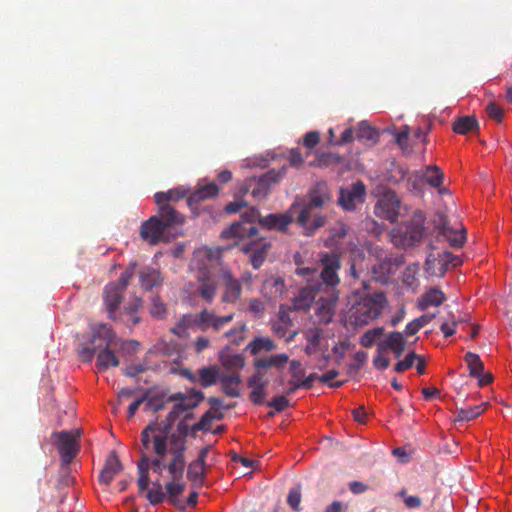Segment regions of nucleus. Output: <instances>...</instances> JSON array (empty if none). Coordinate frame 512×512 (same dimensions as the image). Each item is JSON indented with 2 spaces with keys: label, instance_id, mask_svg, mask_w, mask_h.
<instances>
[{
  "label": "nucleus",
  "instance_id": "f257e3e1",
  "mask_svg": "<svg viewBox=\"0 0 512 512\" xmlns=\"http://www.w3.org/2000/svg\"><path fill=\"white\" fill-rule=\"evenodd\" d=\"M204 398L200 391H191L187 394L175 393L168 396V401L174 402L172 410L164 421L152 422L141 433V443L146 450H150L151 441H154L158 453L164 450V440L170 441V430L180 415L195 408Z\"/></svg>",
  "mask_w": 512,
  "mask_h": 512
},
{
  "label": "nucleus",
  "instance_id": "f03ea898",
  "mask_svg": "<svg viewBox=\"0 0 512 512\" xmlns=\"http://www.w3.org/2000/svg\"><path fill=\"white\" fill-rule=\"evenodd\" d=\"M186 449L185 439L175 434L171 435L170 441L164 440V450L158 453L151 441L150 450H146L141 444V454L148 455L149 470L152 469L157 475H162L164 470L168 469L172 479L182 478L185 468L184 452Z\"/></svg>",
  "mask_w": 512,
  "mask_h": 512
},
{
  "label": "nucleus",
  "instance_id": "7ed1b4c3",
  "mask_svg": "<svg viewBox=\"0 0 512 512\" xmlns=\"http://www.w3.org/2000/svg\"><path fill=\"white\" fill-rule=\"evenodd\" d=\"M320 262L321 279L323 280V284H325V290L316 302L315 317L318 322L328 324L334 317L335 305L338 300L336 286L340 282L337 274L340 268V261L335 254H324Z\"/></svg>",
  "mask_w": 512,
  "mask_h": 512
},
{
  "label": "nucleus",
  "instance_id": "20e7f679",
  "mask_svg": "<svg viewBox=\"0 0 512 512\" xmlns=\"http://www.w3.org/2000/svg\"><path fill=\"white\" fill-rule=\"evenodd\" d=\"M386 305L387 299L382 292L361 297L349 310V322L354 327L366 326L381 315Z\"/></svg>",
  "mask_w": 512,
  "mask_h": 512
},
{
  "label": "nucleus",
  "instance_id": "39448f33",
  "mask_svg": "<svg viewBox=\"0 0 512 512\" xmlns=\"http://www.w3.org/2000/svg\"><path fill=\"white\" fill-rule=\"evenodd\" d=\"M296 274L303 277L306 281L305 287L300 289L294 299V308L297 310L308 309L316 298L317 294H322L325 290V284L321 279V269L315 267H300L296 269Z\"/></svg>",
  "mask_w": 512,
  "mask_h": 512
},
{
  "label": "nucleus",
  "instance_id": "423d86ee",
  "mask_svg": "<svg viewBox=\"0 0 512 512\" xmlns=\"http://www.w3.org/2000/svg\"><path fill=\"white\" fill-rule=\"evenodd\" d=\"M93 343L99 342V353L97 355V367L99 370H106L119 364L116 356L110 351L115 345V336L107 324L100 323L92 327Z\"/></svg>",
  "mask_w": 512,
  "mask_h": 512
},
{
  "label": "nucleus",
  "instance_id": "0eeeda50",
  "mask_svg": "<svg viewBox=\"0 0 512 512\" xmlns=\"http://www.w3.org/2000/svg\"><path fill=\"white\" fill-rule=\"evenodd\" d=\"M260 213L257 209L251 207L240 215V220L233 223L228 229L221 233L223 238H235L236 244L254 237L258 230L255 225L259 219Z\"/></svg>",
  "mask_w": 512,
  "mask_h": 512
},
{
  "label": "nucleus",
  "instance_id": "6e6552de",
  "mask_svg": "<svg viewBox=\"0 0 512 512\" xmlns=\"http://www.w3.org/2000/svg\"><path fill=\"white\" fill-rule=\"evenodd\" d=\"M221 264V249L219 247H202L193 253L190 269L195 275H216Z\"/></svg>",
  "mask_w": 512,
  "mask_h": 512
},
{
  "label": "nucleus",
  "instance_id": "1a4fd4ad",
  "mask_svg": "<svg viewBox=\"0 0 512 512\" xmlns=\"http://www.w3.org/2000/svg\"><path fill=\"white\" fill-rule=\"evenodd\" d=\"M135 265H131L116 282L109 283L104 290V303L111 319H115V313L122 299V292L126 288L129 279L134 274Z\"/></svg>",
  "mask_w": 512,
  "mask_h": 512
},
{
  "label": "nucleus",
  "instance_id": "9d476101",
  "mask_svg": "<svg viewBox=\"0 0 512 512\" xmlns=\"http://www.w3.org/2000/svg\"><path fill=\"white\" fill-rule=\"evenodd\" d=\"M460 264V258L448 251L430 253L425 261V271L431 276L443 277L450 266L456 267Z\"/></svg>",
  "mask_w": 512,
  "mask_h": 512
},
{
  "label": "nucleus",
  "instance_id": "9b49d317",
  "mask_svg": "<svg viewBox=\"0 0 512 512\" xmlns=\"http://www.w3.org/2000/svg\"><path fill=\"white\" fill-rule=\"evenodd\" d=\"M401 204L397 194L393 191L385 192L376 202L374 213L381 219L394 222L400 215Z\"/></svg>",
  "mask_w": 512,
  "mask_h": 512
},
{
  "label": "nucleus",
  "instance_id": "f8f14e48",
  "mask_svg": "<svg viewBox=\"0 0 512 512\" xmlns=\"http://www.w3.org/2000/svg\"><path fill=\"white\" fill-rule=\"evenodd\" d=\"M219 277L222 286L221 301L225 304H236L242 294L240 281L224 268L219 270Z\"/></svg>",
  "mask_w": 512,
  "mask_h": 512
},
{
  "label": "nucleus",
  "instance_id": "ddd939ff",
  "mask_svg": "<svg viewBox=\"0 0 512 512\" xmlns=\"http://www.w3.org/2000/svg\"><path fill=\"white\" fill-rule=\"evenodd\" d=\"M365 185L358 181L339 191L338 203L346 211H353L364 202Z\"/></svg>",
  "mask_w": 512,
  "mask_h": 512
},
{
  "label": "nucleus",
  "instance_id": "4468645a",
  "mask_svg": "<svg viewBox=\"0 0 512 512\" xmlns=\"http://www.w3.org/2000/svg\"><path fill=\"white\" fill-rule=\"evenodd\" d=\"M194 293L206 303H212L218 292V280L216 275H195Z\"/></svg>",
  "mask_w": 512,
  "mask_h": 512
},
{
  "label": "nucleus",
  "instance_id": "2eb2a0df",
  "mask_svg": "<svg viewBox=\"0 0 512 512\" xmlns=\"http://www.w3.org/2000/svg\"><path fill=\"white\" fill-rule=\"evenodd\" d=\"M434 222L437 229H439L451 246L459 248L464 244L466 236L462 226L460 228L450 227L447 217L442 213L437 214Z\"/></svg>",
  "mask_w": 512,
  "mask_h": 512
},
{
  "label": "nucleus",
  "instance_id": "dca6fc26",
  "mask_svg": "<svg viewBox=\"0 0 512 512\" xmlns=\"http://www.w3.org/2000/svg\"><path fill=\"white\" fill-rule=\"evenodd\" d=\"M79 435L78 430L75 432L62 431L56 435L63 464L68 465L78 453L77 439Z\"/></svg>",
  "mask_w": 512,
  "mask_h": 512
},
{
  "label": "nucleus",
  "instance_id": "f3484780",
  "mask_svg": "<svg viewBox=\"0 0 512 512\" xmlns=\"http://www.w3.org/2000/svg\"><path fill=\"white\" fill-rule=\"evenodd\" d=\"M200 330L206 331L212 329L213 331H220L228 325L234 318L233 313L224 316L217 315L214 311L207 309L198 313Z\"/></svg>",
  "mask_w": 512,
  "mask_h": 512
},
{
  "label": "nucleus",
  "instance_id": "a211bd4d",
  "mask_svg": "<svg viewBox=\"0 0 512 512\" xmlns=\"http://www.w3.org/2000/svg\"><path fill=\"white\" fill-rule=\"evenodd\" d=\"M325 216L319 214L317 210L304 205L297 217V223L306 231L311 234L314 230L322 227L325 223Z\"/></svg>",
  "mask_w": 512,
  "mask_h": 512
},
{
  "label": "nucleus",
  "instance_id": "6ab92c4d",
  "mask_svg": "<svg viewBox=\"0 0 512 512\" xmlns=\"http://www.w3.org/2000/svg\"><path fill=\"white\" fill-rule=\"evenodd\" d=\"M165 229L164 224L160 221L158 216H152L142 224L140 235L143 240L151 245H155L164 240Z\"/></svg>",
  "mask_w": 512,
  "mask_h": 512
},
{
  "label": "nucleus",
  "instance_id": "aec40b11",
  "mask_svg": "<svg viewBox=\"0 0 512 512\" xmlns=\"http://www.w3.org/2000/svg\"><path fill=\"white\" fill-rule=\"evenodd\" d=\"M270 244L262 239H253L243 243L241 250L244 253H251L250 262L255 269H258L264 262Z\"/></svg>",
  "mask_w": 512,
  "mask_h": 512
},
{
  "label": "nucleus",
  "instance_id": "412c9836",
  "mask_svg": "<svg viewBox=\"0 0 512 512\" xmlns=\"http://www.w3.org/2000/svg\"><path fill=\"white\" fill-rule=\"evenodd\" d=\"M399 233L402 246L408 247L419 243L424 236V227L421 219L412 221L404 227V230L400 229Z\"/></svg>",
  "mask_w": 512,
  "mask_h": 512
},
{
  "label": "nucleus",
  "instance_id": "4be33fe9",
  "mask_svg": "<svg viewBox=\"0 0 512 512\" xmlns=\"http://www.w3.org/2000/svg\"><path fill=\"white\" fill-rule=\"evenodd\" d=\"M285 170V168H282L278 172L270 170L260 177L256 183V187L252 190V195L258 199L264 198L269 193L271 185L276 183L283 176Z\"/></svg>",
  "mask_w": 512,
  "mask_h": 512
},
{
  "label": "nucleus",
  "instance_id": "5701e85b",
  "mask_svg": "<svg viewBox=\"0 0 512 512\" xmlns=\"http://www.w3.org/2000/svg\"><path fill=\"white\" fill-rule=\"evenodd\" d=\"M331 201V195L326 183H317L309 192V201L306 205L318 210Z\"/></svg>",
  "mask_w": 512,
  "mask_h": 512
},
{
  "label": "nucleus",
  "instance_id": "b1692460",
  "mask_svg": "<svg viewBox=\"0 0 512 512\" xmlns=\"http://www.w3.org/2000/svg\"><path fill=\"white\" fill-rule=\"evenodd\" d=\"M406 346V341L402 333L394 331L389 333L385 340L378 343V352H384L390 349L394 352L396 357H400Z\"/></svg>",
  "mask_w": 512,
  "mask_h": 512
},
{
  "label": "nucleus",
  "instance_id": "393cba45",
  "mask_svg": "<svg viewBox=\"0 0 512 512\" xmlns=\"http://www.w3.org/2000/svg\"><path fill=\"white\" fill-rule=\"evenodd\" d=\"M285 290L284 280L280 277L269 276L262 284V294L270 300H276Z\"/></svg>",
  "mask_w": 512,
  "mask_h": 512
},
{
  "label": "nucleus",
  "instance_id": "a878e982",
  "mask_svg": "<svg viewBox=\"0 0 512 512\" xmlns=\"http://www.w3.org/2000/svg\"><path fill=\"white\" fill-rule=\"evenodd\" d=\"M200 329L198 313L185 314L180 320L171 328V332L177 336L185 337L188 335L189 330Z\"/></svg>",
  "mask_w": 512,
  "mask_h": 512
},
{
  "label": "nucleus",
  "instance_id": "bb28decb",
  "mask_svg": "<svg viewBox=\"0 0 512 512\" xmlns=\"http://www.w3.org/2000/svg\"><path fill=\"white\" fill-rule=\"evenodd\" d=\"M121 469H122V465L120 463V460L115 455V453L112 452L108 456L105 466L100 473V476H99L100 482L105 485L110 484V482L121 471Z\"/></svg>",
  "mask_w": 512,
  "mask_h": 512
},
{
  "label": "nucleus",
  "instance_id": "cd10ccee",
  "mask_svg": "<svg viewBox=\"0 0 512 512\" xmlns=\"http://www.w3.org/2000/svg\"><path fill=\"white\" fill-rule=\"evenodd\" d=\"M258 221L262 227L283 231L292 222V216L290 214H270L263 218L259 217Z\"/></svg>",
  "mask_w": 512,
  "mask_h": 512
},
{
  "label": "nucleus",
  "instance_id": "c85d7f7f",
  "mask_svg": "<svg viewBox=\"0 0 512 512\" xmlns=\"http://www.w3.org/2000/svg\"><path fill=\"white\" fill-rule=\"evenodd\" d=\"M219 381L222 383L223 391L230 397H238L240 395L238 385L241 382L238 373H222L220 374Z\"/></svg>",
  "mask_w": 512,
  "mask_h": 512
},
{
  "label": "nucleus",
  "instance_id": "c756f323",
  "mask_svg": "<svg viewBox=\"0 0 512 512\" xmlns=\"http://www.w3.org/2000/svg\"><path fill=\"white\" fill-rule=\"evenodd\" d=\"M445 300L444 293L437 289L431 288L426 293H424L421 298L418 300V306L421 310H425L432 306H439Z\"/></svg>",
  "mask_w": 512,
  "mask_h": 512
},
{
  "label": "nucleus",
  "instance_id": "7c9ffc66",
  "mask_svg": "<svg viewBox=\"0 0 512 512\" xmlns=\"http://www.w3.org/2000/svg\"><path fill=\"white\" fill-rule=\"evenodd\" d=\"M289 362V356L285 353L272 355L270 357H262L254 360L255 368L268 369L275 367L277 369L283 368Z\"/></svg>",
  "mask_w": 512,
  "mask_h": 512
},
{
  "label": "nucleus",
  "instance_id": "2f4dec72",
  "mask_svg": "<svg viewBox=\"0 0 512 512\" xmlns=\"http://www.w3.org/2000/svg\"><path fill=\"white\" fill-rule=\"evenodd\" d=\"M139 280L141 286L148 291L153 290L154 287L159 286L162 283V277L160 273L153 268H143L139 273Z\"/></svg>",
  "mask_w": 512,
  "mask_h": 512
},
{
  "label": "nucleus",
  "instance_id": "473e14b6",
  "mask_svg": "<svg viewBox=\"0 0 512 512\" xmlns=\"http://www.w3.org/2000/svg\"><path fill=\"white\" fill-rule=\"evenodd\" d=\"M158 205L160 213V216L158 218L164 224L165 228L174 224H181L183 222V217L177 211H175L170 205L166 204V202Z\"/></svg>",
  "mask_w": 512,
  "mask_h": 512
},
{
  "label": "nucleus",
  "instance_id": "72a5a7b5",
  "mask_svg": "<svg viewBox=\"0 0 512 512\" xmlns=\"http://www.w3.org/2000/svg\"><path fill=\"white\" fill-rule=\"evenodd\" d=\"M220 370L216 365L202 367L198 370V381L204 387H209L219 381Z\"/></svg>",
  "mask_w": 512,
  "mask_h": 512
},
{
  "label": "nucleus",
  "instance_id": "f704fd0d",
  "mask_svg": "<svg viewBox=\"0 0 512 512\" xmlns=\"http://www.w3.org/2000/svg\"><path fill=\"white\" fill-rule=\"evenodd\" d=\"M252 355H257L262 351L270 352L276 349V344L270 339L266 337H256L252 340L247 348Z\"/></svg>",
  "mask_w": 512,
  "mask_h": 512
},
{
  "label": "nucleus",
  "instance_id": "c9c22d12",
  "mask_svg": "<svg viewBox=\"0 0 512 512\" xmlns=\"http://www.w3.org/2000/svg\"><path fill=\"white\" fill-rule=\"evenodd\" d=\"M177 481L178 480L172 479V481L168 482L165 485V489L168 495L169 502L175 506H179L181 509H184L185 506H180L178 496L184 492L185 484Z\"/></svg>",
  "mask_w": 512,
  "mask_h": 512
},
{
  "label": "nucleus",
  "instance_id": "e433bc0d",
  "mask_svg": "<svg viewBox=\"0 0 512 512\" xmlns=\"http://www.w3.org/2000/svg\"><path fill=\"white\" fill-rule=\"evenodd\" d=\"M138 471H139V478H138V486L139 490L141 492L147 490L150 479H149V461H148V455L143 452V456L141 457V460L138 463Z\"/></svg>",
  "mask_w": 512,
  "mask_h": 512
},
{
  "label": "nucleus",
  "instance_id": "4c0bfd02",
  "mask_svg": "<svg viewBox=\"0 0 512 512\" xmlns=\"http://www.w3.org/2000/svg\"><path fill=\"white\" fill-rule=\"evenodd\" d=\"M218 193V187L211 182L205 186L199 187L189 198V203H197L205 199L211 198Z\"/></svg>",
  "mask_w": 512,
  "mask_h": 512
},
{
  "label": "nucleus",
  "instance_id": "58836bf2",
  "mask_svg": "<svg viewBox=\"0 0 512 512\" xmlns=\"http://www.w3.org/2000/svg\"><path fill=\"white\" fill-rule=\"evenodd\" d=\"M423 176L425 177L427 183L434 188H438L443 184L444 173L436 165L427 166Z\"/></svg>",
  "mask_w": 512,
  "mask_h": 512
},
{
  "label": "nucleus",
  "instance_id": "ea45409f",
  "mask_svg": "<svg viewBox=\"0 0 512 512\" xmlns=\"http://www.w3.org/2000/svg\"><path fill=\"white\" fill-rule=\"evenodd\" d=\"M464 359L468 365L470 376L480 377L481 373L484 370V364L481 361L480 357L475 353L467 352L465 354Z\"/></svg>",
  "mask_w": 512,
  "mask_h": 512
},
{
  "label": "nucleus",
  "instance_id": "a19ab883",
  "mask_svg": "<svg viewBox=\"0 0 512 512\" xmlns=\"http://www.w3.org/2000/svg\"><path fill=\"white\" fill-rule=\"evenodd\" d=\"M477 120L471 116H465L459 118L453 125V129L456 133L465 134L477 128Z\"/></svg>",
  "mask_w": 512,
  "mask_h": 512
},
{
  "label": "nucleus",
  "instance_id": "79ce46f5",
  "mask_svg": "<svg viewBox=\"0 0 512 512\" xmlns=\"http://www.w3.org/2000/svg\"><path fill=\"white\" fill-rule=\"evenodd\" d=\"M383 333L384 329L382 327L370 329L361 336L359 343L365 348H370L383 335Z\"/></svg>",
  "mask_w": 512,
  "mask_h": 512
},
{
  "label": "nucleus",
  "instance_id": "37998d69",
  "mask_svg": "<svg viewBox=\"0 0 512 512\" xmlns=\"http://www.w3.org/2000/svg\"><path fill=\"white\" fill-rule=\"evenodd\" d=\"M486 404H480L474 407L461 408L457 412V421H470L478 417L485 409Z\"/></svg>",
  "mask_w": 512,
  "mask_h": 512
},
{
  "label": "nucleus",
  "instance_id": "c03bdc74",
  "mask_svg": "<svg viewBox=\"0 0 512 512\" xmlns=\"http://www.w3.org/2000/svg\"><path fill=\"white\" fill-rule=\"evenodd\" d=\"M246 324L244 322L236 323L230 330L225 332L224 336L232 343L239 344L244 339Z\"/></svg>",
  "mask_w": 512,
  "mask_h": 512
},
{
  "label": "nucleus",
  "instance_id": "a18cd8bd",
  "mask_svg": "<svg viewBox=\"0 0 512 512\" xmlns=\"http://www.w3.org/2000/svg\"><path fill=\"white\" fill-rule=\"evenodd\" d=\"M168 397L164 395H155L150 398L146 396L145 410L151 412H158L162 410L166 403H168Z\"/></svg>",
  "mask_w": 512,
  "mask_h": 512
},
{
  "label": "nucleus",
  "instance_id": "49530a36",
  "mask_svg": "<svg viewBox=\"0 0 512 512\" xmlns=\"http://www.w3.org/2000/svg\"><path fill=\"white\" fill-rule=\"evenodd\" d=\"M146 498L152 505H157L165 499V493L162 490V485L159 481L153 483V487L146 493Z\"/></svg>",
  "mask_w": 512,
  "mask_h": 512
},
{
  "label": "nucleus",
  "instance_id": "de8ad7c7",
  "mask_svg": "<svg viewBox=\"0 0 512 512\" xmlns=\"http://www.w3.org/2000/svg\"><path fill=\"white\" fill-rule=\"evenodd\" d=\"M206 464L194 461L190 463L187 471V476L194 482L201 481L205 473Z\"/></svg>",
  "mask_w": 512,
  "mask_h": 512
},
{
  "label": "nucleus",
  "instance_id": "09e8293b",
  "mask_svg": "<svg viewBox=\"0 0 512 512\" xmlns=\"http://www.w3.org/2000/svg\"><path fill=\"white\" fill-rule=\"evenodd\" d=\"M263 368H256L255 373L248 379L247 386L266 387L269 384V379Z\"/></svg>",
  "mask_w": 512,
  "mask_h": 512
},
{
  "label": "nucleus",
  "instance_id": "8fccbe9b",
  "mask_svg": "<svg viewBox=\"0 0 512 512\" xmlns=\"http://www.w3.org/2000/svg\"><path fill=\"white\" fill-rule=\"evenodd\" d=\"M357 137L359 139L374 140L377 133L367 122L362 121L358 124Z\"/></svg>",
  "mask_w": 512,
  "mask_h": 512
},
{
  "label": "nucleus",
  "instance_id": "3c124183",
  "mask_svg": "<svg viewBox=\"0 0 512 512\" xmlns=\"http://www.w3.org/2000/svg\"><path fill=\"white\" fill-rule=\"evenodd\" d=\"M185 196L184 191L170 190L168 192H159L155 194V202L161 204L170 200L179 199Z\"/></svg>",
  "mask_w": 512,
  "mask_h": 512
},
{
  "label": "nucleus",
  "instance_id": "603ef678",
  "mask_svg": "<svg viewBox=\"0 0 512 512\" xmlns=\"http://www.w3.org/2000/svg\"><path fill=\"white\" fill-rule=\"evenodd\" d=\"M150 314L153 317L159 319H162L166 315V306L163 303V301L157 296L152 298Z\"/></svg>",
  "mask_w": 512,
  "mask_h": 512
},
{
  "label": "nucleus",
  "instance_id": "864d4df0",
  "mask_svg": "<svg viewBox=\"0 0 512 512\" xmlns=\"http://www.w3.org/2000/svg\"><path fill=\"white\" fill-rule=\"evenodd\" d=\"M419 358V355H417L415 352H410L406 355V357L399 361L396 365H395V371L396 372H404L406 370H408L409 368H411L415 362L416 359Z\"/></svg>",
  "mask_w": 512,
  "mask_h": 512
},
{
  "label": "nucleus",
  "instance_id": "5fc2aeb1",
  "mask_svg": "<svg viewBox=\"0 0 512 512\" xmlns=\"http://www.w3.org/2000/svg\"><path fill=\"white\" fill-rule=\"evenodd\" d=\"M287 502L290 505V507L295 510H300V502H301V490L300 487H293L290 489Z\"/></svg>",
  "mask_w": 512,
  "mask_h": 512
},
{
  "label": "nucleus",
  "instance_id": "6e6d98bb",
  "mask_svg": "<svg viewBox=\"0 0 512 512\" xmlns=\"http://www.w3.org/2000/svg\"><path fill=\"white\" fill-rule=\"evenodd\" d=\"M252 391L250 393V400L254 404H262L266 398V387L248 386Z\"/></svg>",
  "mask_w": 512,
  "mask_h": 512
},
{
  "label": "nucleus",
  "instance_id": "4d7b16f0",
  "mask_svg": "<svg viewBox=\"0 0 512 512\" xmlns=\"http://www.w3.org/2000/svg\"><path fill=\"white\" fill-rule=\"evenodd\" d=\"M348 233V227L344 223H337L331 229V238L335 243H338Z\"/></svg>",
  "mask_w": 512,
  "mask_h": 512
},
{
  "label": "nucleus",
  "instance_id": "13d9d810",
  "mask_svg": "<svg viewBox=\"0 0 512 512\" xmlns=\"http://www.w3.org/2000/svg\"><path fill=\"white\" fill-rule=\"evenodd\" d=\"M487 114L490 118L501 122L503 118V109L494 102H490L486 108Z\"/></svg>",
  "mask_w": 512,
  "mask_h": 512
},
{
  "label": "nucleus",
  "instance_id": "bf43d9fd",
  "mask_svg": "<svg viewBox=\"0 0 512 512\" xmlns=\"http://www.w3.org/2000/svg\"><path fill=\"white\" fill-rule=\"evenodd\" d=\"M289 405V401L288 399L283 396V395H280V396H276L274 397L269 403H268V406L270 407H273L276 411L278 412H281L283 411L286 407H288Z\"/></svg>",
  "mask_w": 512,
  "mask_h": 512
},
{
  "label": "nucleus",
  "instance_id": "052dcab7",
  "mask_svg": "<svg viewBox=\"0 0 512 512\" xmlns=\"http://www.w3.org/2000/svg\"><path fill=\"white\" fill-rule=\"evenodd\" d=\"M323 332L319 328H312L306 332V339L308 343L313 346H318L320 339L322 338Z\"/></svg>",
  "mask_w": 512,
  "mask_h": 512
},
{
  "label": "nucleus",
  "instance_id": "680f3d73",
  "mask_svg": "<svg viewBox=\"0 0 512 512\" xmlns=\"http://www.w3.org/2000/svg\"><path fill=\"white\" fill-rule=\"evenodd\" d=\"M457 325V321L454 316H451L450 320L444 321L440 329L445 337H450L455 333V326Z\"/></svg>",
  "mask_w": 512,
  "mask_h": 512
},
{
  "label": "nucleus",
  "instance_id": "e2e57ef3",
  "mask_svg": "<svg viewBox=\"0 0 512 512\" xmlns=\"http://www.w3.org/2000/svg\"><path fill=\"white\" fill-rule=\"evenodd\" d=\"M248 309L254 316L260 317L264 312V304L259 299H251L249 301Z\"/></svg>",
  "mask_w": 512,
  "mask_h": 512
},
{
  "label": "nucleus",
  "instance_id": "0e129e2a",
  "mask_svg": "<svg viewBox=\"0 0 512 512\" xmlns=\"http://www.w3.org/2000/svg\"><path fill=\"white\" fill-rule=\"evenodd\" d=\"M290 372L292 374V379L297 381H301L304 376V371L301 368V363L297 360L290 361Z\"/></svg>",
  "mask_w": 512,
  "mask_h": 512
},
{
  "label": "nucleus",
  "instance_id": "69168bd1",
  "mask_svg": "<svg viewBox=\"0 0 512 512\" xmlns=\"http://www.w3.org/2000/svg\"><path fill=\"white\" fill-rule=\"evenodd\" d=\"M224 365L229 367V368L239 369V368H242L244 366V359L240 355H233V356L228 357L224 361Z\"/></svg>",
  "mask_w": 512,
  "mask_h": 512
},
{
  "label": "nucleus",
  "instance_id": "338daca9",
  "mask_svg": "<svg viewBox=\"0 0 512 512\" xmlns=\"http://www.w3.org/2000/svg\"><path fill=\"white\" fill-rule=\"evenodd\" d=\"M319 142V133L316 131L308 132L304 137V145L308 148H313Z\"/></svg>",
  "mask_w": 512,
  "mask_h": 512
},
{
  "label": "nucleus",
  "instance_id": "774afa93",
  "mask_svg": "<svg viewBox=\"0 0 512 512\" xmlns=\"http://www.w3.org/2000/svg\"><path fill=\"white\" fill-rule=\"evenodd\" d=\"M383 352H378V355L374 358L373 363L377 369L385 370L390 365V360L382 355Z\"/></svg>",
  "mask_w": 512,
  "mask_h": 512
}]
</instances>
